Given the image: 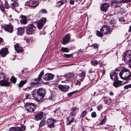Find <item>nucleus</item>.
I'll list each match as a JSON object with an SVG mask.
<instances>
[{
  "mask_svg": "<svg viewBox=\"0 0 131 131\" xmlns=\"http://www.w3.org/2000/svg\"><path fill=\"white\" fill-rule=\"evenodd\" d=\"M119 77L123 80H129L131 76V73L129 70L125 68H123L119 73Z\"/></svg>",
  "mask_w": 131,
  "mask_h": 131,
  "instance_id": "1",
  "label": "nucleus"
},
{
  "mask_svg": "<svg viewBox=\"0 0 131 131\" xmlns=\"http://www.w3.org/2000/svg\"><path fill=\"white\" fill-rule=\"evenodd\" d=\"M44 74L43 70H42L38 75V78L33 79L31 80L30 82V84L32 86H34L36 84L40 82L41 81L42 77Z\"/></svg>",
  "mask_w": 131,
  "mask_h": 131,
  "instance_id": "2",
  "label": "nucleus"
},
{
  "mask_svg": "<svg viewBox=\"0 0 131 131\" xmlns=\"http://www.w3.org/2000/svg\"><path fill=\"white\" fill-rule=\"evenodd\" d=\"M77 112L76 110L74 109H72V111L71 112L70 114V116L67 118L68 122L67 125H70L71 123L74 122V119L73 116H75Z\"/></svg>",
  "mask_w": 131,
  "mask_h": 131,
  "instance_id": "3",
  "label": "nucleus"
},
{
  "mask_svg": "<svg viewBox=\"0 0 131 131\" xmlns=\"http://www.w3.org/2000/svg\"><path fill=\"white\" fill-rule=\"evenodd\" d=\"M36 27L34 25H29L26 28V33L28 35H31L35 33L36 30Z\"/></svg>",
  "mask_w": 131,
  "mask_h": 131,
  "instance_id": "4",
  "label": "nucleus"
},
{
  "mask_svg": "<svg viewBox=\"0 0 131 131\" xmlns=\"http://www.w3.org/2000/svg\"><path fill=\"white\" fill-rule=\"evenodd\" d=\"M26 109L28 112H31L34 111L36 107L32 103H26L25 106Z\"/></svg>",
  "mask_w": 131,
  "mask_h": 131,
  "instance_id": "5",
  "label": "nucleus"
},
{
  "mask_svg": "<svg viewBox=\"0 0 131 131\" xmlns=\"http://www.w3.org/2000/svg\"><path fill=\"white\" fill-rule=\"evenodd\" d=\"M124 58L125 61L126 62H129L131 59V50H127L126 51Z\"/></svg>",
  "mask_w": 131,
  "mask_h": 131,
  "instance_id": "6",
  "label": "nucleus"
},
{
  "mask_svg": "<svg viewBox=\"0 0 131 131\" xmlns=\"http://www.w3.org/2000/svg\"><path fill=\"white\" fill-rule=\"evenodd\" d=\"M38 5L36 2L34 1H27L25 4V5L27 6H29L30 8H34L37 7Z\"/></svg>",
  "mask_w": 131,
  "mask_h": 131,
  "instance_id": "7",
  "label": "nucleus"
},
{
  "mask_svg": "<svg viewBox=\"0 0 131 131\" xmlns=\"http://www.w3.org/2000/svg\"><path fill=\"white\" fill-rule=\"evenodd\" d=\"M71 35L69 34H67L63 38L61 41L62 43L65 45L68 43L70 41Z\"/></svg>",
  "mask_w": 131,
  "mask_h": 131,
  "instance_id": "8",
  "label": "nucleus"
},
{
  "mask_svg": "<svg viewBox=\"0 0 131 131\" xmlns=\"http://www.w3.org/2000/svg\"><path fill=\"white\" fill-rule=\"evenodd\" d=\"M46 18H42L37 22V27L39 29H40L42 27L43 25L46 22Z\"/></svg>",
  "mask_w": 131,
  "mask_h": 131,
  "instance_id": "9",
  "label": "nucleus"
},
{
  "mask_svg": "<svg viewBox=\"0 0 131 131\" xmlns=\"http://www.w3.org/2000/svg\"><path fill=\"white\" fill-rule=\"evenodd\" d=\"M101 30L103 32V34L107 35L110 34L111 31L110 28L108 26H104L101 29Z\"/></svg>",
  "mask_w": 131,
  "mask_h": 131,
  "instance_id": "10",
  "label": "nucleus"
},
{
  "mask_svg": "<svg viewBox=\"0 0 131 131\" xmlns=\"http://www.w3.org/2000/svg\"><path fill=\"white\" fill-rule=\"evenodd\" d=\"M58 88L61 91L63 92L68 91L70 89V86L67 85L59 84L58 85Z\"/></svg>",
  "mask_w": 131,
  "mask_h": 131,
  "instance_id": "11",
  "label": "nucleus"
},
{
  "mask_svg": "<svg viewBox=\"0 0 131 131\" xmlns=\"http://www.w3.org/2000/svg\"><path fill=\"white\" fill-rule=\"evenodd\" d=\"M4 30L10 33H12L13 31V26L11 24L5 25L4 26Z\"/></svg>",
  "mask_w": 131,
  "mask_h": 131,
  "instance_id": "12",
  "label": "nucleus"
},
{
  "mask_svg": "<svg viewBox=\"0 0 131 131\" xmlns=\"http://www.w3.org/2000/svg\"><path fill=\"white\" fill-rule=\"evenodd\" d=\"M25 129V126L21 127H14L10 128L9 131H23Z\"/></svg>",
  "mask_w": 131,
  "mask_h": 131,
  "instance_id": "13",
  "label": "nucleus"
},
{
  "mask_svg": "<svg viewBox=\"0 0 131 131\" xmlns=\"http://www.w3.org/2000/svg\"><path fill=\"white\" fill-rule=\"evenodd\" d=\"M53 77V75L51 73H49L43 76V79L46 81H50L52 79Z\"/></svg>",
  "mask_w": 131,
  "mask_h": 131,
  "instance_id": "14",
  "label": "nucleus"
},
{
  "mask_svg": "<svg viewBox=\"0 0 131 131\" xmlns=\"http://www.w3.org/2000/svg\"><path fill=\"white\" fill-rule=\"evenodd\" d=\"M55 121L52 118L48 119L47 121V124L50 128L53 127L54 126V123Z\"/></svg>",
  "mask_w": 131,
  "mask_h": 131,
  "instance_id": "15",
  "label": "nucleus"
},
{
  "mask_svg": "<svg viewBox=\"0 0 131 131\" xmlns=\"http://www.w3.org/2000/svg\"><path fill=\"white\" fill-rule=\"evenodd\" d=\"M0 85L2 86H8L10 85V83L7 79H4L0 81Z\"/></svg>",
  "mask_w": 131,
  "mask_h": 131,
  "instance_id": "16",
  "label": "nucleus"
},
{
  "mask_svg": "<svg viewBox=\"0 0 131 131\" xmlns=\"http://www.w3.org/2000/svg\"><path fill=\"white\" fill-rule=\"evenodd\" d=\"M8 50L7 48H3L0 50V54L2 57H4L7 54Z\"/></svg>",
  "mask_w": 131,
  "mask_h": 131,
  "instance_id": "17",
  "label": "nucleus"
},
{
  "mask_svg": "<svg viewBox=\"0 0 131 131\" xmlns=\"http://www.w3.org/2000/svg\"><path fill=\"white\" fill-rule=\"evenodd\" d=\"M109 6V4L107 3H104L100 5L101 10L105 12Z\"/></svg>",
  "mask_w": 131,
  "mask_h": 131,
  "instance_id": "18",
  "label": "nucleus"
},
{
  "mask_svg": "<svg viewBox=\"0 0 131 131\" xmlns=\"http://www.w3.org/2000/svg\"><path fill=\"white\" fill-rule=\"evenodd\" d=\"M39 96H40L43 98L45 96V90L44 89L40 88L37 89Z\"/></svg>",
  "mask_w": 131,
  "mask_h": 131,
  "instance_id": "19",
  "label": "nucleus"
},
{
  "mask_svg": "<svg viewBox=\"0 0 131 131\" xmlns=\"http://www.w3.org/2000/svg\"><path fill=\"white\" fill-rule=\"evenodd\" d=\"M10 2V3L11 7L13 9H14L19 6V4L17 2L14 0H11Z\"/></svg>",
  "mask_w": 131,
  "mask_h": 131,
  "instance_id": "20",
  "label": "nucleus"
},
{
  "mask_svg": "<svg viewBox=\"0 0 131 131\" xmlns=\"http://www.w3.org/2000/svg\"><path fill=\"white\" fill-rule=\"evenodd\" d=\"M110 76L111 79L114 81L117 80V74L115 71H113L110 73Z\"/></svg>",
  "mask_w": 131,
  "mask_h": 131,
  "instance_id": "21",
  "label": "nucleus"
},
{
  "mask_svg": "<svg viewBox=\"0 0 131 131\" xmlns=\"http://www.w3.org/2000/svg\"><path fill=\"white\" fill-rule=\"evenodd\" d=\"M43 115V113L42 112H41L37 114L35 116V118L38 120H41Z\"/></svg>",
  "mask_w": 131,
  "mask_h": 131,
  "instance_id": "22",
  "label": "nucleus"
},
{
  "mask_svg": "<svg viewBox=\"0 0 131 131\" xmlns=\"http://www.w3.org/2000/svg\"><path fill=\"white\" fill-rule=\"evenodd\" d=\"M102 99L104 101L105 104H109L112 101L111 99L108 97L103 96L102 97Z\"/></svg>",
  "mask_w": 131,
  "mask_h": 131,
  "instance_id": "23",
  "label": "nucleus"
},
{
  "mask_svg": "<svg viewBox=\"0 0 131 131\" xmlns=\"http://www.w3.org/2000/svg\"><path fill=\"white\" fill-rule=\"evenodd\" d=\"M77 75L76 74L72 73H69L67 75V78L71 80H73L75 79L77 77Z\"/></svg>",
  "mask_w": 131,
  "mask_h": 131,
  "instance_id": "24",
  "label": "nucleus"
},
{
  "mask_svg": "<svg viewBox=\"0 0 131 131\" xmlns=\"http://www.w3.org/2000/svg\"><path fill=\"white\" fill-rule=\"evenodd\" d=\"M122 81L117 80L114 81L113 83V85L115 87H118L122 85Z\"/></svg>",
  "mask_w": 131,
  "mask_h": 131,
  "instance_id": "25",
  "label": "nucleus"
},
{
  "mask_svg": "<svg viewBox=\"0 0 131 131\" xmlns=\"http://www.w3.org/2000/svg\"><path fill=\"white\" fill-rule=\"evenodd\" d=\"M24 32V29L22 27H19L17 28V34L18 35H21L23 34Z\"/></svg>",
  "mask_w": 131,
  "mask_h": 131,
  "instance_id": "26",
  "label": "nucleus"
},
{
  "mask_svg": "<svg viewBox=\"0 0 131 131\" xmlns=\"http://www.w3.org/2000/svg\"><path fill=\"white\" fill-rule=\"evenodd\" d=\"M120 3V2L118 1L114 0L112 1L111 2V5L113 7H115L116 6H119L118 5Z\"/></svg>",
  "mask_w": 131,
  "mask_h": 131,
  "instance_id": "27",
  "label": "nucleus"
},
{
  "mask_svg": "<svg viewBox=\"0 0 131 131\" xmlns=\"http://www.w3.org/2000/svg\"><path fill=\"white\" fill-rule=\"evenodd\" d=\"M14 48L15 50L18 53L20 52L22 50V48L19 47L18 43H17L15 45Z\"/></svg>",
  "mask_w": 131,
  "mask_h": 131,
  "instance_id": "28",
  "label": "nucleus"
},
{
  "mask_svg": "<svg viewBox=\"0 0 131 131\" xmlns=\"http://www.w3.org/2000/svg\"><path fill=\"white\" fill-rule=\"evenodd\" d=\"M79 77V79L82 81H83V80L85 77V73L83 72H82L81 73L78 75Z\"/></svg>",
  "mask_w": 131,
  "mask_h": 131,
  "instance_id": "29",
  "label": "nucleus"
},
{
  "mask_svg": "<svg viewBox=\"0 0 131 131\" xmlns=\"http://www.w3.org/2000/svg\"><path fill=\"white\" fill-rule=\"evenodd\" d=\"M32 95L34 98H37V97L39 96L38 94L37 90L35 89L33 90L32 93Z\"/></svg>",
  "mask_w": 131,
  "mask_h": 131,
  "instance_id": "30",
  "label": "nucleus"
},
{
  "mask_svg": "<svg viewBox=\"0 0 131 131\" xmlns=\"http://www.w3.org/2000/svg\"><path fill=\"white\" fill-rule=\"evenodd\" d=\"M67 0H62L58 1L56 4V5L57 7H60L65 4Z\"/></svg>",
  "mask_w": 131,
  "mask_h": 131,
  "instance_id": "31",
  "label": "nucleus"
},
{
  "mask_svg": "<svg viewBox=\"0 0 131 131\" xmlns=\"http://www.w3.org/2000/svg\"><path fill=\"white\" fill-rule=\"evenodd\" d=\"M124 18H126V21H128L127 22H130L131 21V15L129 14H127L125 16H124Z\"/></svg>",
  "mask_w": 131,
  "mask_h": 131,
  "instance_id": "32",
  "label": "nucleus"
},
{
  "mask_svg": "<svg viewBox=\"0 0 131 131\" xmlns=\"http://www.w3.org/2000/svg\"><path fill=\"white\" fill-rule=\"evenodd\" d=\"M20 22L22 24H26L27 23L26 18L25 16H23L21 17Z\"/></svg>",
  "mask_w": 131,
  "mask_h": 131,
  "instance_id": "33",
  "label": "nucleus"
},
{
  "mask_svg": "<svg viewBox=\"0 0 131 131\" xmlns=\"http://www.w3.org/2000/svg\"><path fill=\"white\" fill-rule=\"evenodd\" d=\"M26 81L27 80L21 81L19 84V86L20 87H22L24 84L26 83Z\"/></svg>",
  "mask_w": 131,
  "mask_h": 131,
  "instance_id": "34",
  "label": "nucleus"
},
{
  "mask_svg": "<svg viewBox=\"0 0 131 131\" xmlns=\"http://www.w3.org/2000/svg\"><path fill=\"white\" fill-rule=\"evenodd\" d=\"M96 35L97 36L100 37H103V32H101V30H100V31L96 30Z\"/></svg>",
  "mask_w": 131,
  "mask_h": 131,
  "instance_id": "35",
  "label": "nucleus"
},
{
  "mask_svg": "<svg viewBox=\"0 0 131 131\" xmlns=\"http://www.w3.org/2000/svg\"><path fill=\"white\" fill-rule=\"evenodd\" d=\"M61 50L62 51L64 52H68L70 51L68 48L64 47H62Z\"/></svg>",
  "mask_w": 131,
  "mask_h": 131,
  "instance_id": "36",
  "label": "nucleus"
},
{
  "mask_svg": "<svg viewBox=\"0 0 131 131\" xmlns=\"http://www.w3.org/2000/svg\"><path fill=\"white\" fill-rule=\"evenodd\" d=\"M90 63L92 66H96L98 64V61L96 60L91 61Z\"/></svg>",
  "mask_w": 131,
  "mask_h": 131,
  "instance_id": "37",
  "label": "nucleus"
},
{
  "mask_svg": "<svg viewBox=\"0 0 131 131\" xmlns=\"http://www.w3.org/2000/svg\"><path fill=\"white\" fill-rule=\"evenodd\" d=\"M87 112L86 111H83L81 114L80 117L81 118L84 117L87 114Z\"/></svg>",
  "mask_w": 131,
  "mask_h": 131,
  "instance_id": "38",
  "label": "nucleus"
},
{
  "mask_svg": "<svg viewBox=\"0 0 131 131\" xmlns=\"http://www.w3.org/2000/svg\"><path fill=\"white\" fill-rule=\"evenodd\" d=\"M63 56L65 58H69L70 57H72L73 55L72 54H64Z\"/></svg>",
  "mask_w": 131,
  "mask_h": 131,
  "instance_id": "39",
  "label": "nucleus"
},
{
  "mask_svg": "<svg viewBox=\"0 0 131 131\" xmlns=\"http://www.w3.org/2000/svg\"><path fill=\"white\" fill-rule=\"evenodd\" d=\"M5 78V74L3 73H0V79H4Z\"/></svg>",
  "mask_w": 131,
  "mask_h": 131,
  "instance_id": "40",
  "label": "nucleus"
},
{
  "mask_svg": "<svg viewBox=\"0 0 131 131\" xmlns=\"http://www.w3.org/2000/svg\"><path fill=\"white\" fill-rule=\"evenodd\" d=\"M17 79L14 77H12L10 79V81L13 83H15L16 82Z\"/></svg>",
  "mask_w": 131,
  "mask_h": 131,
  "instance_id": "41",
  "label": "nucleus"
},
{
  "mask_svg": "<svg viewBox=\"0 0 131 131\" xmlns=\"http://www.w3.org/2000/svg\"><path fill=\"white\" fill-rule=\"evenodd\" d=\"M106 116L105 115L103 117V119H102L100 123V124L103 125L104 123H105L106 121Z\"/></svg>",
  "mask_w": 131,
  "mask_h": 131,
  "instance_id": "42",
  "label": "nucleus"
},
{
  "mask_svg": "<svg viewBox=\"0 0 131 131\" xmlns=\"http://www.w3.org/2000/svg\"><path fill=\"white\" fill-rule=\"evenodd\" d=\"M119 20L121 22H125L126 21V18H124V16L123 17H121L118 18Z\"/></svg>",
  "mask_w": 131,
  "mask_h": 131,
  "instance_id": "43",
  "label": "nucleus"
},
{
  "mask_svg": "<svg viewBox=\"0 0 131 131\" xmlns=\"http://www.w3.org/2000/svg\"><path fill=\"white\" fill-rule=\"evenodd\" d=\"M77 91H75L70 93H69L68 94V95L69 97H70L73 94H74L76 92H77Z\"/></svg>",
  "mask_w": 131,
  "mask_h": 131,
  "instance_id": "44",
  "label": "nucleus"
},
{
  "mask_svg": "<svg viewBox=\"0 0 131 131\" xmlns=\"http://www.w3.org/2000/svg\"><path fill=\"white\" fill-rule=\"evenodd\" d=\"M0 9L3 13L5 12L4 7L3 5L0 4Z\"/></svg>",
  "mask_w": 131,
  "mask_h": 131,
  "instance_id": "45",
  "label": "nucleus"
},
{
  "mask_svg": "<svg viewBox=\"0 0 131 131\" xmlns=\"http://www.w3.org/2000/svg\"><path fill=\"white\" fill-rule=\"evenodd\" d=\"M45 124V122L44 121H41L40 123L39 127H42Z\"/></svg>",
  "mask_w": 131,
  "mask_h": 131,
  "instance_id": "46",
  "label": "nucleus"
},
{
  "mask_svg": "<svg viewBox=\"0 0 131 131\" xmlns=\"http://www.w3.org/2000/svg\"><path fill=\"white\" fill-rule=\"evenodd\" d=\"M75 84L76 85H80L81 84V82L79 80H76L74 81Z\"/></svg>",
  "mask_w": 131,
  "mask_h": 131,
  "instance_id": "47",
  "label": "nucleus"
},
{
  "mask_svg": "<svg viewBox=\"0 0 131 131\" xmlns=\"http://www.w3.org/2000/svg\"><path fill=\"white\" fill-rule=\"evenodd\" d=\"M124 88L126 89H127L129 88H131V84L125 86Z\"/></svg>",
  "mask_w": 131,
  "mask_h": 131,
  "instance_id": "48",
  "label": "nucleus"
},
{
  "mask_svg": "<svg viewBox=\"0 0 131 131\" xmlns=\"http://www.w3.org/2000/svg\"><path fill=\"white\" fill-rule=\"evenodd\" d=\"M40 13L42 14H46L47 13V11L45 9H42L40 12Z\"/></svg>",
  "mask_w": 131,
  "mask_h": 131,
  "instance_id": "49",
  "label": "nucleus"
},
{
  "mask_svg": "<svg viewBox=\"0 0 131 131\" xmlns=\"http://www.w3.org/2000/svg\"><path fill=\"white\" fill-rule=\"evenodd\" d=\"M5 8L6 9H8L10 7V5L8 4L7 2H5Z\"/></svg>",
  "mask_w": 131,
  "mask_h": 131,
  "instance_id": "50",
  "label": "nucleus"
},
{
  "mask_svg": "<svg viewBox=\"0 0 131 131\" xmlns=\"http://www.w3.org/2000/svg\"><path fill=\"white\" fill-rule=\"evenodd\" d=\"M31 87L30 86L26 88H24L23 89V90H24L29 91V90H30L31 89Z\"/></svg>",
  "mask_w": 131,
  "mask_h": 131,
  "instance_id": "51",
  "label": "nucleus"
},
{
  "mask_svg": "<svg viewBox=\"0 0 131 131\" xmlns=\"http://www.w3.org/2000/svg\"><path fill=\"white\" fill-rule=\"evenodd\" d=\"M91 116L93 117H95L96 116V114L95 112H93L92 113Z\"/></svg>",
  "mask_w": 131,
  "mask_h": 131,
  "instance_id": "52",
  "label": "nucleus"
},
{
  "mask_svg": "<svg viewBox=\"0 0 131 131\" xmlns=\"http://www.w3.org/2000/svg\"><path fill=\"white\" fill-rule=\"evenodd\" d=\"M75 0H70V4L71 5H73L74 4V2Z\"/></svg>",
  "mask_w": 131,
  "mask_h": 131,
  "instance_id": "53",
  "label": "nucleus"
},
{
  "mask_svg": "<svg viewBox=\"0 0 131 131\" xmlns=\"http://www.w3.org/2000/svg\"><path fill=\"white\" fill-rule=\"evenodd\" d=\"M91 46L94 48H95L97 47V43H95L91 45Z\"/></svg>",
  "mask_w": 131,
  "mask_h": 131,
  "instance_id": "54",
  "label": "nucleus"
},
{
  "mask_svg": "<svg viewBox=\"0 0 131 131\" xmlns=\"http://www.w3.org/2000/svg\"><path fill=\"white\" fill-rule=\"evenodd\" d=\"M131 1V0H122V2L123 3L128 2Z\"/></svg>",
  "mask_w": 131,
  "mask_h": 131,
  "instance_id": "55",
  "label": "nucleus"
},
{
  "mask_svg": "<svg viewBox=\"0 0 131 131\" xmlns=\"http://www.w3.org/2000/svg\"><path fill=\"white\" fill-rule=\"evenodd\" d=\"M98 64H99L100 67H101L102 65V62L100 61H98Z\"/></svg>",
  "mask_w": 131,
  "mask_h": 131,
  "instance_id": "56",
  "label": "nucleus"
},
{
  "mask_svg": "<svg viewBox=\"0 0 131 131\" xmlns=\"http://www.w3.org/2000/svg\"><path fill=\"white\" fill-rule=\"evenodd\" d=\"M83 53V51H82V50L81 49H80L79 50L78 52V54H81V53Z\"/></svg>",
  "mask_w": 131,
  "mask_h": 131,
  "instance_id": "57",
  "label": "nucleus"
},
{
  "mask_svg": "<svg viewBox=\"0 0 131 131\" xmlns=\"http://www.w3.org/2000/svg\"><path fill=\"white\" fill-rule=\"evenodd\" d=\"M102 106H97V109L98 110H100V109L101 108H102Z\"/></svg>",
  "mask_w": 131,
  "mask_h": 131,
  "instance_id": "58",
  "label": "nucleus"
},
{
  "mask_svg": "<svg viewBox=\"0 0 131 131\" xmlns=\"http://www.w3.org/2000/svg\"><path fill=\"white\" fill-rule=\"evenodd\" d=\"M75 1V2H80L81 1H83V2H84L85 0H74Z\"/></svg>",
  "mask_w": 131,
  "mask_h": 131,
  "instance_id": "59",
  "label": "nucleus"
},
{
  "mask_svg": "<svg viewBox=\"0 0 131 131\" xmlns=\"http://www.w3.org/2000/svg\"><path fill=\"white\" fill-rule=\"evenodd\" d=\"M110 95L111 96H113L114 95V93L112 92H111L110 93Z\"/></svg>",
  "mask_w": 131,
  "mask_h": 131,
  "instance_id": "60",
  "label": "nucleus"
},
{
  "mask_svg": "<svg viewBox=\"0 0 131 131\" xmlns=\"http://www.w3.org/2000/svg\"><path fill=\"white\" fill-rule=\"evenodd\" d=\"M29 96V94H28L27 93H26V94L25 96L26 97H28Z\"/></svg>",
  "mask_w": 131,
  "mask_h": 131,
  "instance_id": "61",
  "label": "nucleus"
},
{
  "mask_svg": "<svg viewBox=\"0 0 131 131\" xmlns=\"http://www.w3.org/2000/svg\"><path fill=\"white\" fill-rule=\"evenodd\" d=\"M129 32H131V26L129 27Z\"/></svg>",
  "mask_w": 131,
  "mask_h": 131,
  "instance_id": "62",
  "label": "nucleus"
},
{
  "mask_svg": "<svg viewBox=\"0 0 131 131\" xmlns=\"http://www.w3.org/2000/svg\"><path fill=\"white\" fill-rule=\"evenodd\" d=\"M2 42V39L0 37V44Z\"/></svg>",
  "mask_w": 131,
  "mask_h": 131,
  "instance_id": "63",
  "label": "nucleus"
},
{
  "mask_svg": "<svg viewBox=\"0 0 131 131\" xmlns=\"http://www.w3.org/2000/svg\"><path fill=\"white\" fill-rule=\"evenodd\" d=\"M21 73L22 74H23L24 73V71L23 70H22L21 71Z\"/></svg>",
  "mask_w": 131,
  "mask_h": 131,
  "instance_id": "64",
  "label": "nucleus"
}]
</instances>
